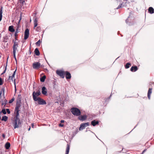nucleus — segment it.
<instances>
[{"label": "nucleus", "instance_id": "3", "mask_svg": "<svg viewBox=\"0 0 154 154\" xmlns=\"http://www.w3.org/2000/svg\"><path fill=\"white\" fill-rule=\"evenodd\" d=\"M34 26L33 29H35V30L38 31L39 32L40 31L41 28L40 26L36 27L38 25V20L37 18H35L34 21Z\"/></svg>", "mask_w": 154, "mask_h": 154}, {"label": "nucleus", "instance_id": "48", "mask_svg": "<svg viewBox=\"0 0 154 154\" xmlns=\"http://www.w3.org/2000/svg\"><path fill=\"white\" fill-rule=\"evenodd\" d=\"M30 129V127L28 129V131H29Z\"/></svg>", "mask_w": 154, "mask_h": 154}, {"label": "nucleus", "instance_id": "8", "mask_svg": "<svg viewBox=\"0 0 154 154\" xmlns=\"http://www.w3.org/2000/svg\"><path fill=\"white\" fill-rule=\"evenodd\" d=\"M29 30L28 29H26L24 32V39L25 40H26L27 39L29 35Z\"/></svg>", "mask_w": 154, "mask_h": 154}, {"label": "nucleus", "instance_id": "33", "mask_svg": "<svg viewBox=\"0 0 154 154\" xmlns=\"http://www.w3.org/2000/svg\"><path fill=\"white\" fill-rule=\"evenodd\" d=\"M2 112L4 114H5L6 113V112L5 109H3L2 111Z\"/></svg>", "mask_w": 154, "mask_h": 154}, {"label": "nucleus", "instance_id": "9", "mask_svg": "<svg viewBox=\"0 0 154 154\" xmlns=\"http://www.w3.org/2000/svg\"><path fill=\"white\" fill-rule=\"evenodd\" d=\"M16 70H15V71H14L13 74V75H12V76H9V79H8L9 80H12V81L13 82L14 81V85H15V79H14V76H15V72H16Z\"/></svg>", "mask_w": 154, "mask_h": 154}, {"label": "nucleus", "instance_id": "44", "mask_svg": "<svg viewBox=\"0 0 154 154\" xmlns=\"http://www.w3.org/2000/svg\"><path fill=\"white\" fill-rule=\"evenodd\" d=\"M64 120H61L60 121V122L61 123H64Z\"/></svg>", "mask_w": 154, "mask_h": 154}, {"label": "nucleus", "instance_id": "13", "mask_svg": "<svg viewBox=\"0 0 154 154\" xmlns=\"http://www.w3.org/2000/svg\"><path fill=\"white\" fill-rule=\"evenodd\" d=\"M152 88H149L148 91L147 93V96L149 99H150V95L152 93Z\"/></svg>", "mask_w": 154, "mask_h": 154}, {"label": "nucleus", "instance_id": "34", "mask_svg": "<svg viewBox=\"0 0 154 154\" xmlns=\"http://www.w3.org/2000/svg\"><path fill=\"white\" fill-rule=\"evenodd\" d=\"M84 124L85 126V127L88 126L89 125V123L88 122L84 123Z\"/></svg>", "mask_w": 154, "mask_h": 154}, {"label": "nucleus", "instance_id": "14", "mask_svg": "<svg viewBox=\"0 0 154 154\" xmlns=\"http://www.w3.org/2000/svg\"><path fill=\"white\" fill-rule=\"evenodd\" d=\"M78 118L80 120L84 121L86 119L87 116L86 115L81 116H79Z\"/></svg>", "mask_w": 154, "mask_h": 154}, {"label": "nucleus", "instance_id": "29", "mask_svg": "<svg viewBox=\"0 0 154 154\" xmlns=\"http://www.w3.org/2000/svg\"><path fill=\"white\" fill-rule=\"evenodd\" d=\"M5 146L6 149H8L10 146V144L9 143L7 142L6 143Z\"/></svg>", "mask_w": 154, "mask_h": 154}, {"label": "nucleus", "instance_id": "42", "mask_svg": "<svg viewBox=\"0 0 154 154\" xmlns=\"http://www.w3.org/2000/svg\"><path fill=\"white\" fill-rule=\"evenodd\" d=\"M2 136L4 138H5V135L4 134H3L2 135Z\"/></svg>", "mask_w": 154, "mask_h": 154}, {"label": "nucleus", "instance_id": "18", "mask_svg": "<svg viewBox=\"0 0 154 154\" xmlns=\"http://www.w3.org/2000/svg\"><path fill=\"white\" fill-rule=\"evenodd\" d=\"M99 122L98 121H96L94 120L91 122V124L93 126H95L96 125L98 124Z\"/></svg>", "mask_w": 154, "mask_h": 154}, {"label": "nucleus", "instance_id": "10", "mask_svg": "<svg viewBox=\"0 0 154 154\" xmlns=\"http://www.w3.org/2000/svg\"><path fill=\"white\" fill-rule=\"evenodd\" d=\"M18 47V43L16 42H14L13 47V53H16V51L17 50V48Z\"/></svg>", "mask_w": 154, "mask_h": 154}, {"label": "nucleus", "instance_id": "24", "mask_svg": "<svg viewBox=\"0 0 154 154\" xmlns=\"http://www.w3.org/2000/svg\"><path fill=\"white\" fill-rule=\"evenodd\" d=\"M35 52L36 55L38 56L40 55V52L37 48H36L35 50Z\"/></svg>", "mask_w": 154, "mask_h": 154}, {"label": "nucleus", "instance_id": "45", "mask_svg": "<svg viewBox=\"0 0 154 154\" xmlns=\"http://www.w3.org/2000/svg\"><path fill=\"white\" fill-rule=\"evenodd\" d=\"M4 41V42H7V39H5L4 38V41Z\"/></svg>", "mask_w": 154, "mask_h": 154}, {"label": "nucleus", "instance_id": "41", "mask_svg": "<svg viewBox=\"0 0 154 154\" xmlns=\"http://www.w3.org/2000/svg\"><path fill=\"white\" fill-rule=\"evenodd\" d=\"M63 126H64V125L63 124H59V126H60V127H63Z\"/></svg>", "mask_w": 154, "mask_h": 154}, {"label": "nucleus", "instance_id": "2", "mask_svg": "<svg viewBox=\"0 0 154 154\" xmlns=\"http://www.w3.org/2000/svg\"><path fill=\"white\" fill-rule=\"evenodd\" d=\"M33 100L35 101H37L38 104L39 105H45L46 104V103L45 101V100L40 97H38V98H34Z\"/></svg>", "mask_w": 154, "mask_h": 154}, {"label": "nucleus", "instance_id": "19", "mask_svg": "<svg viewBox=\"0 0 154 154\" xmlns=\"http://www.w3.org/2000/svg\"><path fill=\"white\" fill-rule=\"evenodd\" d=\"M149 12L151 14H152L154 12V9L152 7H150L148 9Z\"/></svg>", "mask_w": 154, "mask_h": 154}, {"label": "nucleus", "instance_id": "47", "mask_svg": "<svg viewBox=\"0 0 154 154\" xmlns=\"http://www.w3.org/2000/svg\"><path fill=\"white\" fill-rule=\"evenodd\" d=\"M146 150H144L143 151V152H142V154H143V153H144V152L146 151Z\"/></svg>", "mask_w": 154, "mask_h": 154}, {"label": "nucleus", "instance_id": "49", "mask_svg": "<svg viewBox=\"0 0 154 154\" xmlns=\"http://www.w3.org/2000/svg\"><path fill=\"white\" fill-rule=\"evenodd\" d=\"M14 59H15V60H16V57L15 58H14Z\"/></svg>", "mask_w": 154, "mask_h": 154}, {"label": "nucleus", "instance_id": "16", "mask_svg": "<svg viewBox=\"0 0 154 154\" xmlns=\"http://www.w3.org/2000/svg\"><path fill=\"white\" fill-rule=\"evenodd\" d=\"M42 93L43 94L45 95H46L47 94V90L45 87H43L42 88Z\"/></svg>", "mask_w": 154, "mask_h": 154}, {"label": "nucleus", "instance_id": "25", "mask_svg": "<svg viewBox=\"0 0 154 154\" xmlns=\"http://www.w3.org/2000/svg\"><path fill=\"white\" fill-rule=\"evenodd\" d=\"M84 124V123H82L80 125V126L79 128V130H81L85 128Z\"/></svg>", "mask_w": 154, "mask_h": 154}, {"label": "nucleus", "instance_id": "22", "mask_svg": "<svg viewBox=\"0 0 154 154\" xmlns=\"http://www.w3.org/2000/svg\"><path fill=\"white\" fill-rule=\"evenodd\" d=\"M20 32V30L18 29V28L16 29V31L14 34L15 39H16L17 37L18 36L17 33Z\"/></svg>", "mask_w": 154, "mask_h": 154}, {"label": "nucleus", "instance_id": "38", "mask_svg": "<svg viewBox=\"0 0 154 154\" xmlns=\"http://www.w3.org/2000/svg\"><path fill=\"white\" fill-rule=\"evenodd\" d=\"M20 2L21 3L23 4V3L25 2L24 0H20Z\"/></svg>", "mask_w": 154, "mask_h": 154}, {"label": "nucleus", "instance_id": "39", "mask_svg": "<svg viewBox=\"0 0 154 154\" xmlns=\"http://www.w3.org/2000/svg\"><path fill=\"white\" fill-rule=\"evenodd\" d=\"M14 57V58H15L16 57V53H13Z\"/></svg>", "mask_w": 154, "mask_h": 154}, {"label": "nucleus", "instance_id": "50", "mask_svg": "<svg viewBox=\"0 0 154 154\" xmlns=\"http://www.w3.org/2000/svg\"><path fill=\"white\" fill-rule=\"evenodd\" d=\"M127 20H128V19H127V20H126V22H127Z\"/></svg>", "mask_w": 154, "mask_h": 154}, {"label": "nucleus", "instance_id": "5", "mask_svg": "<svg viewBox=\"0 0 154 154\" xmlns=\"http://www.w3.org/2000/svg\"><path fill=\"white\" fill-rule=\"evenodd\" d=\"M41 64L39 62H35L32 64L33 68L38 69L40 67Z\"/></svg>", "mask_w": 154, "mask_h": 154}, {"label": "nucleus", "instance_id": "27", "mask_svg": "<svg viewBox=\"0 0 154 154\" xmlns=\"http://www.w3.org/2000/svg\"><path fill=\"white\" fill-rule=\"evenodd\" d=\"M8 119V117L7 116H4L2 119V120L6 122L7 120Z\"/></svg>", "mask_w": 154, "mask_h": 154}, {"label": "nucleus", "instance_id": "32", "mask_svg": "<svg viewBox=\"0 0 154 154\" xmlns=\"http://www.w3.org/2000/svg\"><path fill=\"white\" fill-rule=\"evenodd\" d=\"M41 43V41L40 40H39L36 43V45L38 46H39L40 45V44Z\"/></svg>", "mask_w": 154, "mask_h": 154}, {"label": "nucleus", "instance_id": "20", "mask_svg": "<svg viewBox=\"0 0 154 154\" xmlns=\"http://www.w3.org/2000/svg\"><path fill=\"white\" fill-rule=\"evenodd\" d=\"M8 30L9 31L11 32H13L15 31L13 26H10L8 28Z\"/></svg>", "mask_w": 154, "mask_h": 154}, {"label": "nucleus", "instance_id": "51", "mask_svg": "<svg viewBox=\"0 0 154 154\" xmlns=\"http://www.w3.org/2000/svg\"><path fill=\"white\" fill-rule=\"evenodd\" d=\"M1 96H0V98L1 97Z\"/></svg>", "mask_w": 154, "mask_h": 154}, {"label": "nucleus", "instance_id": "15", "mask_svg": "<svg viewBox=\"0 0 154 154\" xmlns=\"http://www.w3.org/2000/svg\"><path fill=\"white\" fill-rule=\"evenodd\" d=\"M19 109H15L14 114H15L16 115V118H18V116L19 115Z\"/></svg>", "mask_w": 154, "mask_h": 154}, {"label": "nucleus", "instance_id": "17", "mask_svg": "<svg viewBox=\"0 0 154 154\" xmlns=\"http://www.w3.org/2000/svg\"><path fill=\"white\" fill-rule=\"evenodd\" d=\"M138 69L137 67V66H133L131 68V71L132 72L136 71Z\"/></svg>", "mask_w": 154, "mask_h": 154}, {"label": "nucleus", "instance_id": "21", "mask_svg": "<svg viewBox=\"0 0 154 154\" xmlns=\"http://www.w3.org/2000/svg\"><path fill=\"white\" fill-rule=\"evenodd\" d=\"M7 101L6 100V99L4 97V99L2 100V105L5 106L6 104Z\"/></svg>", "mask_w": 154, "mask_h": 154}, {"label": "nucleus", "instance_id": "43", "mask_svg": "<svg viewBox=\"0 0 154 154\" xmlns=\"http://www.w3.org/2000/svg\"><path fill=\"white\" fill-rule=\"evenodd\" d=\"M121 7V5H119L118 7L117 8V9H118Z\"/></svg>", "mask_w": 154, "mask_h": 154}, {"label": "nucleus", "instance_id": "46", "mask_svg": "<svg viewBox=\"0 0 154 154\" xmlns=\"http://www.w3.org/2000/svg\"><path fill=\"white\" fill-rule=\"evenodd\" d=\"M31 126L32 128H33L34 126V124L32 123L31 124Z\"/></svg>", "mask_w": 154, "mask_h": 154}, {"label": "nucleus", "instance_id": "6", "mask_svg": "<svg viewBox=\"0 0 154 154\" xmlns=\"http://www.w3.org/2000/svg\"><path fill=\"white\" fill-rule=\"evenodd\" d=\"M41 94V92L39 91H37L36 92L34 91L32 94L33 99H34V98H38V97Z\"/></svg>", "mask_w": 154, "mask_h": 154}, {"label": "nucleus", "instance_id": "31", "mask_svg": "<svg viewBox=\"0 0 154 154\" xmlns=\"http://www.w3.org/2000/svg\"><path fill=\"white\" fill-rule=\"evenodd\" d=\"M131 66V64L129 63H127L125 66V68L126 69L129 68Z\"/></svg>", "mask_w": 154, "mask_h": 154}, {"label": "nucleus", "instance_id": "12", "mask_svg": "<svg viewBox=\"0 0 154 154\" xmlns=\"http://www.w3.org/2000/svg\"><path fill=\"white\" fill-rule=\"evenodd\" d=\"M65 75H66V78L67 79H69L71 78V75L69 72L67 71L65 72Z\"/></svg>", "mask_w": 154, "mask_h": 154}, {"label": "nucleus", "instance_id": "11", "mask_svg": "<svg viewBox=\"0 0 154 154\" xmlns=\"http://www.w3.org/2000/svg\"><path fill=\"white\" fill-rule=\"evenodd\" d=\"M21 104V102L20 100H19L18 101H17L15 109H19V108L20 107Z\"/></svg>", "mask_w": 154, "mask_h": 154}, {"label": "nucleus", "instance_id": "1", "mask_svg": "<svg viewBox=\"0 0 154 154\" xmlns=\"http://www.w3.org/2000/svg\"><path fill=\"white\" fill-rule=\"evenodd\" d=\"M71 112L75 116H79L81 114L80 111L76 108H72L71 109Z\"/></svg>", "mask_w": 154, "mask_h": 154}, {"label": "nucleus", "instance_id": "35", "mask_svg": "<svg viewBox=\"0 0 154 154\" xmlns=\"http://www.w3.org/2000/svg\"><path fill=\"white\" fill-rule=\"evenodd\" d=\"M14 100V98H12L11 100H10L9 101V103H12L13 101Z\"/></svg>", "mask_w": 154, "mask_h": 154}, {"label": "nucleus", "instance_id": "40", "mask_svg": "<svg viewBox=\"0 0 154 154\" xmlns=\"http://www.w3.org/2000/svg\"><path fill=\"white\" fill-rule=\"evenodd\" d=\"M19 27H20L19 24H18L17 25V28H18V29H19Z\"/></svg>", "mask_w": 154, "mask_h": 154}, {"label": "nucleus", "instance_id": "23", "mask_svg": "<svg viewBox=\"0 0 154 154\" xmlns=\"http://www.w3.org/2000/svg\"><path fill=\"white\" fill-rule=\"evenodd\" d=\"M5 87H3L1 89V91H0V96H1L2 94V93L3 95L4 96L5 94Z\"/></svg>", "mask_w": 154, "mask_h": 154}, {"label": "nucleus", "instance_id": "37", "mask_svg": "<svg viewBox=\"0 0 154 154\" xmlns=\"http://www.w3.org/2000/svg\"><path fill=\"white\" fill-rule=\"evenodd\" d=\"M6 111H7V112L8 114H9L10 113V111L8 109H6Z\"/></svg>", "mask_w": 154, "mask_h": 154}, {"label": "nucleus", "instance_id": "7", "mask_svg": "<svg viewBox=\"0 0 154 154\" xmlns=\"http://www.w3.org/2000/svg\"><path fill=\"white\" fill-rule=\"evenodd\" d=\"M57 74L60 76L62 78H64V75H65V72L61 70H57L56 71Z\"/></svg>", "mask_w": 154, "mask_h": 154}, {"label": "nucleus", "instance_id": "28", "mask_svg": "<svg viewBox=\"0 0 154 154\" xmlns=\"http://www.w3.org/2000/svg\"><path fill=\"white\" fill-rule=\"evenodd\" d=\"M70 149V146L69 144L67 145V147L66 150V154H68Z\"/></svg>", "mask_w": 154, "mask_h": 154}, {"label": "nucleus", "instance_id": "30", "mask_svg": "<svg viewBox=\"0 0 154 154\" xmlns=\"http://www.w3.org/2000/svg\"><path fill=\"white\" fill-rule=\"evenodd\" d=\"M46 79V76L44 75L40 78V80L41 82H43L45 81V79Z\"/></svg>", "mask_w": 154, "mask_h": 154}, {"label": "nucleus", "instance_id": "36", "mask_svg": "<svg viewBox=\"0 0 154 154\" xmlns=\"http://www.w3.org/2000/svg\"><path fill=\"white\" fill-rule=\"evenodd\" d=\"M3 82L2 79L0 78V85H2Z\"/></svg>", "mask_w": 154, "mask_h": 154}, {"label": "nucleus", "instance_id": "26", "mask_svg": "<svg viewBox=\"0 0 154 154\" xmlns=\"http://www.w3.org/2000/svg\"><path fill=\"white\" fill-rule=\"evenodd\" d=\"M2 13H3L2 8H1L0 9V22L1 21V20H2Z\"/></svg>", "mask_w": 154, "mask_h": 154}, {"label": "nucleus", "instance_id": "4", "mask_svg": "<svg viewBox=\"0 0 154 154\" xmlns=\"http://www.w3.org/2000/svg\"><path fill=\"white\" fill-rule=\"evenodd\" d=\"M14 127L15 129L18 127L20 124V120L19 118H16L14 122Z\"/></svg>", "mask_w": 154, "mask_h": 154}]
</instances>
